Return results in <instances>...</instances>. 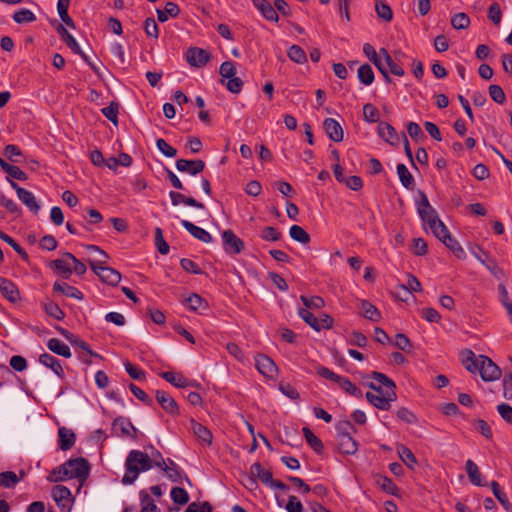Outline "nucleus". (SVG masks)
I'll return each mask as SVG.
<instances>
[{
  "label": "nucleus",
  "mask_w": 512,
  "mask_h": 512,
  "mask_svg": "<svg viewBox=\"0 0 512 512\" xmlns=\"http://www.w3.org/2000/svg\"><path fill=\"white\" fill-rule=\"evenodd\" d=\"M11 187L15 190L19 200L27 206V208L35 215L40 210V205L36 200L34 194L25 188L19 186L15 181L9 179Z\"/></svg>",
  "instance_id": "obj_8"
},
{
  "label": "nucleus",
  "mask_w": 512,
  "mask_h": 512,
  "mask_svg": "<svg viewBox=\"0 0 512 512\" xmlns=\"http://www.w3.org/2000/svg\"><path fill=\"white\" fill-rule=\"evenodd\" d=\"M190 424H191V429H192L194 435L198 439H200L202 442H204L207 445L212 444L213 436H212L211 431L206 426L195 421L194 419H192L190 421Z\"/></svg>",
  "instance_id": "obj_25"
},
{
  "label": "nucleus",
  "mask_w": 512,
  "mask_h": 512,
  "mask_svg": "<svg viewBox=\"0 0 512 512\" xmlns=\"http://www.w3.org/2000/svg\"><path fill=\"white\" fill-rule=\"evenodd\" d=\"M181 225L196 239L204 243H210L212 241V236L209 232L199 226H196L192 222L182 220Z\"/></svg>",
  "instance_id": "obj_20"
},
{
  "label": "nucleus",
  "mask_w": 512,
  "mask_h": 512,
  "mask_svg": "<svg viewBox=\"0 0 512 512\" xmlns=\"http://www.w3.org/2000/svg\"><path fill=\"white\" fill-rule=\"evenodd\" d=\"M68 471V479L76 478L81 483L86 481L89 476L90 464L83 457L72 458L65 462Z\"/></svg>",
  "instance_id": "obj_4"
},
{
  "label": "nucleus",
  "mask_w": 512,
  "mask_h": 512,
  "mask_svg": "<svg viewBox=\"0 0 512 512\" xmlns=\"http://www.w3.org/2000/svg\"><path fill=\"white\" fill-rule=\"evenodd\" d=\"M5 173H7V181L17 179L20 181H26L28 179V175L22 171L18 166L9 164L6 167Z\"/></svg>",
  "instance_id": "obj_60"
},
{
  "label": "nucleus",
  "mask_w": 512,
  "mask_h": 512,
  "mask_svg": "<svg viewBox=\"0 0 512 512\" xmlns=\"http://www.w3.org/2000/svg\"><path fill=\"white\" fill-rule=\"evenodd\" d=\"M260 238L264 241L275 242L282 238V234L275 227L266 226L261 229Z\"/></svg>",
  "instance_id": "obj_51"
},
{
  "label": "nucleus",
  "mask_w": 512,
  "mask_h": 512,
  "mask_svg": "<svg viewBox=\"0 0 512 512\" xmlns=\"http://www.w3.org/2000/svg\"><path fill=\"white\" fill-rule=\"evenodd\" d=\"M52 497L62 511H71L73 499L69 488L63 485H56L52 489Z\"/></svg>",
  "instance_id": "obj_9"
},
{
  "label": "nucleus",
  "mask_w": 512,
  "mask_h": 512,
  "mask_svg": "<svg viewBox=\"0 0 512 512\" xmlns=\"http://www.w3.org/2000/svg\"><path fill=\"white\" fill-rule=\"evenodd\" d=\"M43 309L47 315L56 320H63L65 317L64 311L53 301L43 303Z\"/></svg>",
  "instance_id": "obj_45"
},
{
  "label": "nucleus",
  "mask_w": 512,
  "mask_h": 512,
  "mask_svg": "<svg viewBox=\"0 0 512 512\" xmlns=\"http://www.w3.org/2000/svg\"><path fill=\"white\" fill-rule=\"evenodd\" d=\"M257 370L265 377L273 378L278 372L275 362L265 354H258L255 357Z\"/></svg>",
  "instance_id": "obj_13"
},
{
  "label": "nucleus",
  "mask_w": 512,
  "mask_h": 512,
  "mask_svg": "<svg viewBox=\"0 0 512 512\" xmlns=\"http://www.w3.org/2000/svg\"><path fill=\"white\" fill-rule=\"evenodd\" d=\"M186 60L193 67H203L211 60V53L198 47L186 51Z\"/></svg>",
  "instance_id": "obj_10"
},
{
  "label": "nucleus",
  "mask_w": 512,
  "mask_h": 512,
  "mask_svg": "<svg viewBox=\"0 0 512 512\" xmlns=\"http://www.w3.org/2000/svg\"><path fill=\"white\" fill-rule=\"evenodd\" d=\"M124 367L126 372L129 374V376L137 381H143L146 379V373L144 370L138 368L137 366L133 365L129 361H126L124 363Z\"/></svg>",
  "instance_id": "obj_62"
},
{
  "label": "nucleus",
  "mask_w": 512,
  "mask_h": 512,
  "mask_svg": "<svg viewBox=\"0 0 512 512\" xmlns=\"http://www.w3.org/2000/svg\"><path fill=\"white\" fill-rule=\"evenodd\" d=\"M0 292L11 303H16L20 299L18 287L8 278L0 277Z\"/></svg>",
  "instance_id": "obj_15"
},
{
  "label": "nucleus",
  "mask_w": 512,
  "mask_h": 512,
  "mask_svg": "<svg viewBox=\"0 0 512 512\" xmlns=\"http://www.w3.org/2000/svg\"><path fill=\"white\" fill-rule=\"evenodd\" d=\"M458 259H465L466 253L456 239L451 235L442 242Z\"/></svg>",
  "instance_id": "obj_47"
},
{
  "label": "nucleus",
  "mask_w": 512,
  "mask_h": 512,
  "mask_svg": "<svg viewBox=\"0 0 512 512\" xmlns=\"http://www.w3.org/2000/svg\"><path fill=\"white\" fill-rule=\"evenodd\" d=\"M375 483L379 486L385 493L398 497L399 496V488L397 485L387 476L376 474L374 476Z\"/></svg>",
  "instance_id": "obj_24"
},
{
  "label": "nucleus",
  "mask_w": 512,
  "mask_h": 512,
  "mask_svg": "<svg viewBox=\"0 0 512 512\" xmlns=\"http://www.w3.org/2000/svg\"><path fill=\"white\" fill-rule=\"evenodd\" d=\"M175 165L178 171L188 173L192 176L201 173L205 169V162L201 159H178Z\"/></svg>",
  "instance_id": "obj_14"
},
{
  "label": "nucleus",
  "mask_w": 512,
  "mask_h": 512,
  "mask_svg": "<svg viewBox=\"0 0 512 512\" xmlns=\"http://www.w3.org/2000/svg\"><path fill=\"white\" fill-rule=\"evenodd\" d=\"M13 20L18 24L31 23L36 20V16L31 10L22 8L13 14Z\"/></svg>",
  "instance_id": "obj_50"
},
{
  "label": "nucleus",
  "mask_w": 512,
  "mask_h": 512,
  "mask_svg": "<svg viewBox=\"0 0 512 512\" xmlns=\"http://www.w3.org/2000/svg\"><path fill=\"white\" fill-rule=\"evenodd\" d=\"M76 441V435L73 430L66 427L58 429V446L61 450L67 451L71 449Z\"/></svg>",
  "instance_id": "obj_19"
},
{
  "label": "nucleus",
  "mask_w": 512,
  "mask_h": 512,
  "mask_svg": "<svg viewBox=\"0 0 512 512\" xmlns=\"http://www.w3.org/2000/svg\"><path fill=\"white\" fill-rule=\"evenodd\" d=\"M360 308L362 310V315L369 319L372 322H378L381 319L380 311L367 300H362L360 303Z\"/></svg>",
  "instance_id": "obj_33"
},
{
  "label": "nucleus",
  "mask_w": 512,
  "mask_h": 512,
  "mask_svg": "<svg viewBox=\"0 0 512 512\" xmlns=\"http://www.w3.org/2000/svg\"><path fill=\"white\" fill-rule=\"evenodd\" d=\"M298 315L306 324H308L315 331H320V326L318 325V318L308 309L300 308L298 311Z\"/></svg>",
  "instance_id": "obj_54"
},
{
  "label": "nucleus",
  "mask_w": 512,
  "mask_h": 512,
  "mask_svg": "<svg viewBox=\"0 0 512 512\" xmlns=\"http://www.w3.org/2000/svg\"><path fill=\"white\" fill-rule=\"evenodd\" d=\"M303 435L308 445L317 453L322 454L324 445L320 438H318L309 427L302 428Z\"/></svg>",
  "instance_id": "obj_31"
},
{
  "label": "nucleus",
  "mask_w": 512,
  "mask_h": 512,
  "mask_svg": "<svg viewBox=\"0 0 512 512\" xmlns=\"http://www.w3.org/2000/svg\"><path fill=\"white\" fill-rule=\"evenodd\" d=\"M126 473L122 478L124 485L133 484L141 472L152 469V462L148 453L140 450H131L125 460Z\"/></svg>",
  "instance_id": "obj_1"
},
{
  "label": "nucleus",
  "mask_w": 512,
  "mask_h": 512,
  "mask_svg": "<svg viewBox=\"0 0 512 512\" xmlns=\"http://www.w3.org/2000/svg\"><path fill=\"white\" fill-rule=\"evenodd\" d=\"M397 452L403 463L410 469H413L417 464V459L411 449L401 444L397 447Z\"/></svg>",
  "instance_id": "obj_36"
},
{
  "label": "nucleus",
  "mask_w": 512,
  "mask_h": 512,
  "mask_svg": "<svg viewBox=\"0 0 512 512\" xmlns=\"http://www.w3.org/2000/svg\"><path fill=\"white\" fill-rule=\"evenodd\" d=\"M490 486L495 498L499 501L503 508L507 512H512V504L509 502L506 494L501 490L499 483L492 481Z\"/></svg>",
  "instance_id": "obj_38"
},
{
  "label": "nucleus",
  "mask_w": 512,
  "mask_h": 512,
  "mask_svg": "<svg viewBox=\"0 0 512 512\" xmlns=\"http://www.w3.org/2000/svg\"><path fill=\"white\" fill-rule=\"evenodd\" d=\"M417 211L422 221L438 215L436 210L430 205V202L423 191H419Z\"/></svg>",
  "instance_id": "obj_18"
},
{
  "label": "nucleus",
  "mask_w": 512,
  "mask_h": 512,
  "mask_svg": "<svg viewBox=\"0 0 512 512\" xmlns=\"http://www.w3.org/2000/svg\"><path fill=\"white\" fill-rule=\"evenodd\" d=\"M338 385L341 389H343L347 394L354 396L356 398H362L363 394L360 388H358L354 383H352L348 378L341 376L339 379Z\"/></svg>",
  "instance_id": "obj_40"
},
{
  "label": "nucleus",
  "mask_w": 512,
  "mask_h": 512,
  "mask_svg": "<svg viewBox=\"0 0 512 512\" xmlns=\"http://www.w3.org/2000/svg\"><path fill=\"white\" fill-rule=\"evenodd\" d=\"M71 0H58L57 11L61 20L70 28H75V23L68 14Z\"/></svg>",
  "instance_id": "obj_37"
},
{
  "label": "nucleus",
  "mask_w": 512,
  "mask_h": 512,
  "mask_svg": "<svg viewBox=\"0 0 512 512\" xmlns=\"http://www.w3.org/2000/svg\"><path fill=\"white\" fill-rule=\"evenodd\" d=\"M323 127L328 137L334 142H341L344 137L343 128L338 121L333 118H326Z\"/></svg>",
  "instance_id": "obj_16"
},
{
  "label": "nucleus",
  "mask_w": 512,
  "mask_h": 512,
  "mask_svg": "<svg viewBox=\"0 0 512 512\" xmlns=\"http://www.w3.org/2000/svg\"><path fill=\"white\" fill-rule=\"evenodd\" d=\"M289 59L297 64H304L307 62V55L305 51L298 45H292L287 52Z\"/></svg>",
  "instance_id": "obj_44"
},
{
  "label": "nucleus",
  "mask_w": 512,
  "mask_h": 512,
  "mask_svg": "<svg viewBox=\"0 0 512 512\" xmlns=\"http://www.w3.org/2000/svg\"><path fill=\"white\" fill-rule=\"evenodd\" d=\"M139 497L142 506L141 512H160V509L157 507L154 500L145 490H141L139 492Z\"/></svg>",
  "instance_id": "obj_41"
},
{
  "label": "nucleus",
  "mask_w": 512,
  "mask_h": 512,
  "mask_svg": "<svg viewBox=\"0 0 512 512\" xmlns=\"http://www.w3.org/2000/svg\"><path fill=\"white\" fill-rule=\"evenodd\" d=\"M112 431L116 436L129 437L133 440H136L138 435V429L134 427L128 418L122 416H118L113 420Z\"/></svg>",
  "instance_id": "obj_6"
},
{
  "label": "nucleus",
  "mask_w": 512,
  "mask_h": 512,
  "mask_svg": "<svg viewBox=\"0 0 512 512\" xmlns=\"http://www.w3.org/2000/svg\"><path fill=\"white\" fill-rule=\"evenodd\" d=\"M337 438H341L342 436H350L351 433L356 432V428L349 420L339 421L336 425Z\"/></svg>",
  "instance_id": "obj_63"
},
{
  "label": "nucleus",
  "mask_w": 512,
  "mask_h": 512,
  "mask_svg": "<svg viewBox=\"0 0 512 512\" xmlns=\"http://www.w3.org/2000/svg\"><path fill=\"white\" fill-rule=\"evenodd\" d=\"M375 10L379 18L386 22H390L393 19V11L391 7L382 0H376Z\"/></svg>",
  "instance_id": "obj_43"
},
{
  "label": "nucleus",
  "mask_w": 512,
  "mask_h": 512,
  "mask_svg": "<svg viewBox=\"0 0 512 512\" xmlns=\"http://www.w3.org/2000/svg\"><path fill=\"white\" fill-rule=\"evenodd\" d=\"M120 104L116 101L110 102L107 107H104L101 112L102 114L113 124L117 125L118 123V110Z\"/></svg>",
  "instance_id": "obj_53"
},
{
  "label": "nucleus",
  "mask_w": 512,
  "mask_h": 512,
  "mask_svg": "<svg viewBox=\"0 0 512 512\" xmlns=\"http://www.w3.org/2000/svg\"><path fill=\"white\" fill-rule=\"evenodd\" d=\"M170 495H171L173 502L176 504H179V505H185L189 501L188 492L184 488H181V487H173L171 489Z\"/></svg>",
  "instance_id": "obj_57"
},
{
  "label": "nucleus",
  "mask_w": 512,
  "mask_h": 512,
  "mask_svg": "<svg viewBox=\"0 0 512 512\" xmlns=\"http://www.w3.org/2000/svg\"><path fill=\"white\" fill-rule=\"evenodd\" d=\"M465 469H466V472H467V475H468L470 481L474 485H476V486H484L485 485L484 483H482L481 472L475 462H473L471 459H468L465 463Z\"/></svg>",
  "instance_id": "obj_34"
},
{
  "label": "nucleus",
  "mask_w": 512,
  "mask_h": 512,
  "mask_svg": "<svg viewBox=\"0 0 512 512\" xmlns=\"http://www.w3.org/2000/svg\"><path fill=\"white\" fill-rule=\"evenodd\" d=\"M290 237L299 243L308 244L310 235L299 225H292L289 230Z\"/></svg>",
  "instance_id": "obj_42"
},
{
  "label": "nucleus",
  "mask_w": 512,
  "mask_h": 512,
  "mask_svg": "<svg viewBox=\"0 0 512 512\" xmlns=\"http://www.w3.org/2000/svg\"><path fill=\"white\" fill-rule=\"evenodd\" d=\"M47 347L50 351L53 353L62 356L64 358H70L71 357V351L68 345L63 343L58 338H51L47 342Z\"/></svg>",
  "instance_id": "obj_30"
},
{
  "label": "nucleus",
  "mask_w": 512,
  "mask_h": 512,
  "mask_svg": "<svg viewBox=\"0 0 512 512\" xmlns=\"http://www.w3.org/2000/svg\"><path fill=\"white\" fill-rule=\"evenodd\" d=\"M478 361L480 364L477 372H479L483 381H495L501 377V369L489 357L479 355Z\"/></svg>",
  "instance_id": "obj_5"
},
{
  "label": "nucleus",
  "mask_w": 512,
  "mask_h": 512,
  "mask_svg": "<svg viewBox=\"0 0 512 512\" xmlns=\"http://www.w3.org/2000/svg\"><path fill=\"white\" fill-rule=\"evenodd\" d=\"M53 291L62 293L67 297H71L77 300H82L84 297L83 293L80 290L65 282L56 281L53 285Z\"/></svg>",
  "instance_id": "obj_26"
},
{
  "label": "nucleus",
  "mask_w": 512,
  "mask_h": 512,
  "mask_svg": "<svg viewBox=\"0 0 512 512\" xmlns=\"http://www.w3.org/2000/svg\"><path fill=\"white\" fill-rule=\"evenodd\" d=\"M250 474L253 478L259 479L263 484L267 485L272 481V472L270 470H266L263 466L256 462L250 467Z\"/></svg>",
  "instance_id": "obj_29"
},
{
  "label": "nucleus",
  "mask_w": 512,
  "mask_h": 512,
  "mask_svg": "<svg viewBox=\"0 0 512 512\" xmlns=\"http://www.w3.org/2000/svg\"><path fill=\"white\" fill-rule=\"evenodd\" d=\"M451 25L457 30L466 29L470 25V18L464 12L457 13L451 18Z\"/></svg>",
  "instance_id": "obj_58"
},
{
  "label": "nucleus",
  "mask_w": 512,
  "mask_h": 512,
  "mask_svg": "<svg viewBox=\"0 0 512 512\" xmlns=\"http://www.w3.org/2000/svg\"><path fill=\"white\" fill-rule=\"evenodd\" d=\"M378 135L385 142L397 146L400 138L395 128L387 122H380L378 125Z\"/></svg>",
  "instance_id": "obj_17"
},
{
  "label": "nucleus",
  "mask_w": 512,
  "mask_h": 512,
  "mask_svg": "<svg viewBox=\"0 0 512 512\" xmlns=\"http://www.w3.org/2000/svg\"><path fill=\"white\" fill-rule=\"evenodd\" d=\"M393 345L395 347H397L399 350L406 352V353H411L412 349H413V345H412L411 341L403 333H397L395 335V340L393 342Z\"/></svg>",
  "instance_id": "obj_52"
},
{
  "label": "nucleus",
  "mask_w": 512,
  "mask_h": 512,
  "mask_svg": "<svg viewBox=\"0 0 512 512\" xmlns=\"http://www.w3.org/2000/svg\"><path fill=\"white\" fill-rule=\"evenodd\" d=\"M337 447L339 452L345 455H354L358 451V443L352 435L337 438Z\"/></svg>",
  "instance_id": "obj_22"
},
{
  "label": "nucleus",
  "mask_w": 512,
  "mask_h": 512,
  "mask_svg": "<svg viewBox=\"0 0 512 512\" xmlns=\"http://www.w3.org/2000/svg\"><path fill=\"white\" fill-rule=\"evenodd\" d=\"M396 170H397V174H398L401 184L406 189H410V190L414 189L415 180H414V177L412 176V174L409 172L406 165L400 163L397 165Z\"/></svg>",
  "instance_id": "obj_32"
},
{
  "label": "nucleus",
  "mask_w": 512,
  "mask_h": 512,
  "mask_svg": "<svg viewBox=\"0 0 512 512\" xmlns=\"http://www.w3.org/2000/svg\"><path fill=\"white\" fill-rule=\"evenodd\" d=\"M89 251H95L99 255L103 256V259L98 261L89 260V265L93 272L99 277V279L110 286H117L121 281V274L116 269L108 266H104L107 263L109 256L108 254L96 245H88Z\"/></svg>",
  "instance_id": "obj_2"
},
{
  "label": "nucleus",
  "mask_w": 512,
  "mask_h": 512,
  "mask_svg": "<svg viewBox=\"0 0 512 512\" xmlns=\"http://www.w3.org/2000/svg\"><path fill=\"white\" fill-rule=\"evenodd\" d=\"M461 363L462 365L472 374H475L478 371V367L480 362L478 361V357L476 358L475 354L470 349H465L460 353Z\"/></svg>",
  "instance_id": "obj_27"
},
{
  "label": "nucleus",
  "mask_w": 512,
  "mask_h": 512,
  "mask_svg": "<svg viewBox=\"0 0 512 512\" xmlns=\"http://www.w3.org/2000/svg\"><path fill=\"white\" fill-rule=\"evenodd\" d=\"M39 362L42 365L50 368L58 377H64V370L60 361L56 357L48 353H43L39 356Z\"/></svg>",
  "instance_id": "obj_23"
},
{
  "label": "nucleus",
  "mask_w": 512,
  "mask_h": 512,
  "mask_svg": "<svg viewBox=\"0 0 512 512\" xmlns=\"http://www.w3.org/2000/svg\"><path fill=\"white\" fill-rule=\"evenodd\" d=\"M169 197L171 199L172 205H174V206H177L179 204H185L187 206H191V207H195V208H199V209L205 208L203 203L197 201L193 197H187L180 192L170 191Z\"/></svg>",
  "instance_id": "obj_21"
},
{
  "label": "nucleus",
  "mask_w": 512,
  "mask_h": 512,
  "mask_svg": "<svg viewBox=\"0 0 512 512\" xmlns=\"http://www.w3.org/2000/svg\"><path fill=\"white\" fill-rule=\"evenodd\" d=\"M363 118L368 123H376L379 121V111L371 103H367L363 106Z\"/></svg>",
  "instance_id": "obj_59"
},
{
  "label": "nucleus",
  "mask_w": 512,
  "mask_h": 512,
  "mask_svg": "<svg viewBox=\"0 0 512 512\" xmlns=\"http://www.w3.org/2000/svg\"><path fill=\"white\" fill-rule=\"evenodd\" d=\"M407 278V284H399L398 288L405 291L406 294H411L412 292H420L422 290L421 283L416 276L408 274Z\"/></svg>",
  "instance_id": "obj_46"
},
{
  "label": "nucleus",
  "mask_w": 512,
  "mask_h": 512,
  "mask_svg": "<svg viewBox=\"0 0 512 512\" xmlns=\"http://www.w3.org/2000/svg\"><path fill=\"white\" fill-rule=\"evenodd\" d=\"M56 30L58 34L61 36L62 40L72 50L73 53H80L81 48L79 44L62 24H59Z\"/></svg>",
  "instance_id": "obj_35"
},
{
  "label": "nucleus",
  "mask_w": 512,
  "mask_h": 512,
  "mask_svg": "<svg viewBox=\"0 0 512 512\" xmlns=\"http://www.w3.org/2000/svg\"><path fill=\"white\" fill-rule=\"evenodd\" d=\"M262 16L268 21L278 22L279 16L276 12V9L267 1L265 4L261 5L258 9Z\"/></svg>",
  "instance_id": "obj_61"
},
{
  "label": "nucleus",
  "mask_w": 512,
  "mask_h": 512,
  "mask_svg": "<svg viewBox=\"0 0 512 512\" xmlns=\"http://www.w3.org/2000/svg\"><path fill=\"white\" fill-rule=\"evenodd\" d=\"M300 300L303 303V305L305 306V308L308 310L309 309H320L325 306V301L320 296L308 297L305 295H301Z\"/></svg>",
  "instance_id": "obj_49"
},
{
  "label": "nucleus",
  "mask_w": 512,
  "mask_h": 512,
  "mask_svg": "<svg viewBox=\"0 0 512 512\" xmlns=\"http://www.w3.org/2000/svg\"><path fill=\"white\" fill-rule=\"evenodd\" d=\"M185 512H212V505L208 501L202 503L192 502L188 505Z\"/></svg>",
  "instance_id": "obj_64"
},
{
  "label": "nucleus",
  "mask_w": 512,
  "mask_h": 512,
  "mask_svg": "<svg viewBox=\"0 0 512 512\" xmlns=\"http://www.w3.org/2000/svg\"><path fill=\"white\" fill-rule=\"evenodd\" d=\"M374 72L369 64H363L358 69V79L364 85H370L374 81Z\"/></svg>",
  "instance_id": "obj_48"
},
{
  "label": "nucleus",
  "mask_w": 512,
  "mask_h": 512,
  "mask_svg": "<svg viewBox=\"0 0 512 512\" xmlns=\"http://www.w3.org/2000/svg\"><path fill=\"white\" fill-rule=\"evenodd\" d=\"M159 376L177 388H185L191 384L189 379L184 377L181 373L165 371L159 373Z\"/></svg>",
  "instance_id": "obj_28"
},
{
  "label": "nucleus",
  "mask_w": 512,
  "mask_h": 512,
  "mask_svg": "<svg viewBox=\"0 0 512 512\" xmlns=\"http://www.w3.org/2000/svg\"><path fill=\"white\" fill-rule=\"evenodd\" d=\"M162 471L166 473V476L169 480L176 483H182L183 480H186L190 483L189 477L185 474V472L170 458L165 461V464L160 467Z\"/></svg>",
  "instance_id": "obj_11"
},
{
  "label": "nucleus",
  "mask_w": 512,
  "mask_h": 512,
  "mask_svg": "<svg viewBox=\"0 0 512 512\" xmlns=\"http://www.w3.org/2000/svg\"><path fill=\"white\" fill-rule=\"evenodd\" d=\"M50 482H62L68 479V471L66 468V464L63 463L62 465H59L55 467L51 473L50 476L47 478Z\"/></svg>",
  "instance_id": "obj_55"
},
{
  "label": "nucleus",
  "mask_w": 512,
  "mask_h": 512,
  "mask_svg": "<svg viewBox=\"0 0 512 512\" xmlns=\"http://www.w3.org/2000/svg\"><path fill=\"white\" fill-rule=\"evenodd\" d=\"M68 258L55 259L51 262L50 267L60 272L65 279H69L73 273L70 263L67 261Z\"/></svg>",
  "instance_id": "obj_39"
},
{
  "label": "nucleus",
  "mask_w": 512,
  "mask_h": 512,
  "mask_svg": "<svg viewBox=\"0 0 512 512\" xmlns=\"http://www.w3.org/2000/svg\"><path fill=\"white\" fill-rule=\"evenodd\" d=\"M223 249L229 255L240 254L244 248V242L231 230L222 232Z\"/></svg>",
  "instance_id": "obj_7"
},
{
  "label": "nucleus",
  "mask_w": 512,
  "mask_h": 512,
  "mask_svg": "<svg viewBox=\"0 0 512 512\" xmlns=\"http://www.w3.org/2000/svg\"><path fill=\"white\" fill-rule=\"evenodd\" d=\"M371 377L386 388L384 396L376 395L372 405L377 409L388 411L391 407V402H394L397 399V394L395 392L396 384L392 379L380 372L373 371L371 373Z\"/></svg>",
  "instance_id": "obj_3"
},
{
  "label": "nucleus",
  "mask_w": 512,
  "mask_h": 512,
  "mask_svg": "<svg viewBox=\"0 0 512 512\" xmlns=\"http://www.w3.org/2000/svg\"><path fill=\"white\" fill-rule=\"evenodd\" d=\"M221 83L227 88L229 92L234 94H239L244 85L243 81L236 75L231 78H227L226 82L225 80L221 79Z\"/></svg>",
  "instance_id": "obj_56"
},
{
  "label": "nucleus",
  "mask_w": 512,
  "mask_h": 512,
  "mask_svg": "<svg viewBox=\"0 0 512 512\" xmlns=\"http://www.w3.org/2000/svg\"><path fill=\"white\" fill-rule=\"evenodd\" d=\"M156 400L159 405L165 410L168 414L172 416H177L180 414V409L175 401V399L166 391L157 390L155 392Z\"/></svg>",
  "instance_id": "obj_12"
}]
</instances>
